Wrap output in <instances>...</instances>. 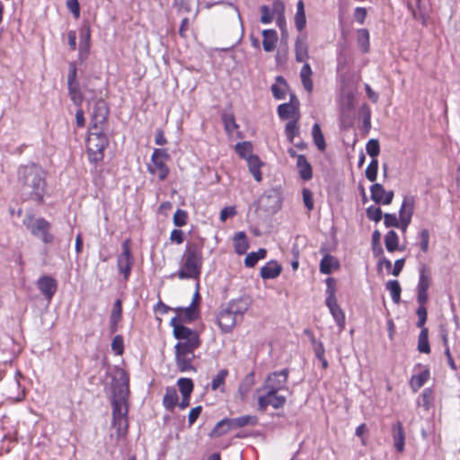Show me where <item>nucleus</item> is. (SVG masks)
Returning a JSON list of instances; mask_svg holds the SVG:
<instances>
[{
  "instance_id": "9",
  "label": "nucleus",
  "mask_w": 460,
  "mask_h": 460,
  "mask_svg": "<svg viewBox=\"0 0 460 460\" xmlns=\"http://www.w3.org/2000/svg\"><path fill=\"white\" fill-rule=\"evenodd\" d=\"M326 306L339 326L340 330H343L346 324V317L343 310L339 305L336 298V281L333 278L326 279Z\"/></svg>"
},
{
  "instance_id": "63",
  "label": "nucleus",
  "mask_w": 460,
  "mask_h": 460,
  "mask_svg": "<svg viewBox=\"0 0 460 460\" xmlns=\"http://www.w3.org/2000/svg\"><path fill=\"white\" fill-rule=\"evenodd\" d=\"M77 68L75 62L68 64L67 85L79 83L77 81Z\"/></svg>"
},
{
  "instance_id": "44",
  "label": "nucleus",
  "mask_w": 460,
  "mask_h": 460,
  "mask_svg": "<svg viewBox=\"0 0 460 460\" xmlns=\"http://www.w3.org/2000/svg\"><path fill=\"white\" fill-rule=\"evenodd\" d=\"M407 6L414 19L424 18L422 0H407Z\"/></svg>"
},
{
  "instance_id": "12",
  "label": "nucleus",
  "mask_w": 460,
  "mask_h": 460,
  "mask_svg": "<svg viewBox=\"0 0 460 460\" xmlns=\"http://www.w3.org/2000/svg\"><path fill=\"white\" fill-rule=\"evenodd\" d=\"M431 270L426 264H421L419 269V281L417 285V301L419 304H426L429 300L428 290L431 286Z\"/></svg>"
},
{
  "instance_id": "15",
  "label": "nucleus",
  "mask_w": 460,
  "mask_h": 460,
  "mask_svg": "<svg viewBox=\"0 0 460 460\" xmlns=\"http://www.w3.org/2000/svg\"><path fill=\"white\" fill-rule=\"evenodd\" d=\"M299 101L295 95H291L290 102L279 104L277 111L280 119L283 120H300L301 114L299 111Z\"/></svg>"
},
{
  "instance_id": "24",
  "label": "nucleus",
  "mask_w": 460,
  "mask_h": 460,
  "mask_svg": "<svg viewBox=\"0 0 460 460\" xmlns=\"http://www.w3.org/2000/svg\"><path fill=\"white\" fill-rule=\"evenodd\" d=\"M282 267L276 261H270L261 268L260 275L263 279H273L281 273Z\"/></svg>"
},
{
  "instance_id": "7",
  "label": "nucleus",
  "mask_w": 460,
  "mask_h": 460,
  "mask_svg": "<svg viewBox=\"0 0 460 460\" xmlns=\"http://www.w3.org/2000/svg\"><path fill=\"white\" fill-rule=\"evenodd\" d=\"M118 374L120 384L114 386V398L112 400V418L128 416V375L123 369H119Z\"/></svg>"
},
{
  "instance_id": "42",
  "label": "nucleus",
  "mask_w": 460,
  "mask_h": 460,
  "mask_svg": "<svg viewBox=\"0 0 460 460\" xmlns=\"http://www.w3.org/2000/svg\"><path fill=\"white\" fill-rule=\"evenodd\" d=\"M385 245L389 252H394L399 249V236L395 231L390 230L386 233Z\"/></svg>"
},
{
  "instance_id": "11",
  "label": "nucleus",
  "mask_w": 460,
  "mask_h": 460,
  "mask_svg": "<svg viewBox=\"0 0 460 460\" xmlns=\"http://www.w3.org/2000/svg\"><path fill=\"white\" fill-rule=\"evenodd\" d=\"M131 244L132 243L130 239L124 240L121 244L122 251L117 258L118 270L119 273L123 275L125 281L128 280L134 265V257L131 251Z\"/></svg>"
},
{
  "instance_id": "59",
  "label": "nucleus",
  "mask_w": 460,
  "mask_h": 460,
  "mask_svg": "<svg viewBox=\"0 0 460 460\" xmlns=\"http://www.w3.org/2000/svg\"><path fill=\"white\" fill-rule=\"evenodd\" d=\"M111 349L113 352L121 356L124 353V340L121 335H116L111 341Z\"/></svg>"
},
{
  "instance_id": "13",
  "label": "nucleus",
  "mask_w": 460,
  "mask_h": 460,
  "mask_svg": "<svg viewBox=\"0 0 460 460\" xmlns=\"http://www.w3.org/2000/svg\"><path fill=\"white\" fill-rule=\"evenodd\" d=\"M109 113L110 109L107 103L102 100H98L93 107L89 129L104 131L108 122Z\"/></svg>"
},
{
  "instance_id": "38",
  "label": "nucleus",
  "mask_w": 460,
  "mask_h": 460,
  "mask_svg": "<svg viewBox=\"0 0 460 460\" xmlns=\"http://www.w3.org/2000/svg\"><path fill=\"white\" fill-rule=\"evenodd\" d=\"M230 421V418H225L218 421L212 429L210 436L218 438L234 429Z\"/></svg>"
},
{
  "instance_id": "50",
  "label": "nucleus",
  "mask_w": 460,
  "mask_h": 460,
  "mask_svg": "<svg viewBox=\"0 0 460 460\" xmlns=\"http://www.w3.org/2000/svg\"><path fill=\"white\" fill-rule=\"evenodd\" d=\"M234 150L241 158L247 160L248 155H252V145L248 141L240 142L235 145Z\"/></svg>"
},
{
  "instance_id": "28",
  "label": "nucleus",
  "mask_w": 460,
  "mask_h": 460,
  "mask_svg": "<svg viewBox=\"0 0 460 460\" xmlns=\"http://www.w3.org/2000/svg\"><path fill=\"white\" fill-rule=\"evenodd\" d=\"M339 268V260L331 254H325L320 261L319 270L323 274H330L332 270H336Z\"/></svg>"
},
{
  "instance_id": "56",
  "label": "nucleus",
  "mask_w": 460,
  "mask_h": 460,
  "mask_svg": "<svg viewBox=\"0 0 460 460\" xmlns=\"http://www.w3.org/2000/svg\"><path fill=\"white\" fill-rule=\"evenodd\" d=\"M419 305H420V306L416 311V314L418 316V322H417L416 325H417V327L420 328V330H422V328H426L425 323L427 322L428 313H427V309L425 306L426 304H419Z\"/></svg>"
},
{
  "instance_id": "62",
  "label": "nucleus",
  "mask_w": 460,
  "mask_h": 460,
  "mask_svg": "<svg viewBox=\"0 0 460 460\" xmlns=\"http://www.w3.org/2000/svg\"><path fill=\"white\" fill-rule=\"evenodd\" d=\"M361 111L363 113V128L368 132L371 128V111L367 104L361 106Z\"/></svg>"
},
{
  "instance_id": "54",
  "label": "nucleus",
  "mask_w": 460,
  "mask_h": 460,
  "mask_svg": "<svg viewBox=\"0 0 460 460\" xmlns=\"http://www.w3.org/2000/svg\"><path fill=\"white\" fill-rule=\"evenodd\" d=\"M378 172V160L372 159L366 169V177L370 181H375L377 177Z\"/></svg>"
},
{
  "instance_id": "20",
  "label": "nucleus",
  "mask_w": 460,
  "mask_h": 460,
  "mask_svg": "<svg viewBox=\"0 0 460 460\" xmlns=\"http://www.w3.org/2000/svg\"><path fill=\"white\" fill-rule=\"evenodd\" d=\"M371 199L376 204L390 205L394 199L393 190H385L380 183H374L370 187Z\"/></svg>"
},
{
  "instance_id": "2",
  "label": "nucleus",
  "mask_w": 460,
  "mask_h": 460,
  "mask_svg": "<svg viewBox=\"0 0 460 460\" xmlns=\"http://www.w3.org/2000/svg\"><path fill=\"white\" fill-rule=\"evenodd\" d=\"M19 181L29 193L30 199L37 202L43 200L46 190L45 172L35 164L22 166L19 171Z\"/></svg>"
},
{
  "instance_id": "41",
  "label": "nucleus",
  "mask_w": 460,
  "mask_h": 460,
  "mask_svg": "<svg viewBox=\"0 0 460 460\" xmlns=\"http://www.w3.org/2000/svg\"><path fill=\"white\" fill-rule=\"evenodd\" d=\"M267 251L264 248H260L258 252H250L244 259V265L247 268H253L260 260L265 259Z\"/></svg>"
},
{
  "instance_id": "16",
  "label": "nucleus",
  "mask_w": 460,
  "mask_h": 460,
  "mask_svg": "<svg viewBox=\"0 0 460 460\" xmlns=\"http://www.w3.org/2000/svg\"><path fill=\"white\" fill-rule=\"evenodd\" d=\"M175 349V364L180 372H196L197 369L193 366L195 359V350L174 348Z\"/></svg>"
},
{
  "instance_id": "58",
  "label": "nucleus",
  "mask_w": 460,
  "mask_h": 460,
  "mask_svg": "<svg viewBox=\"0 0 460 460\" xmlns=\"http://www.w3.org/2000/svg\"><path fill=\"white\" fill-rule=\"evenodd\" d=\"M367 153L372 157V159H377V155L380 153V146L377 139H370L366 146Z\"/></svg>"
},
{
  "instance_id": "52",
  "label": "nucleus",
  "mask_w": 460,
  "mask_h": 460,
  "mask_svg": "<svg viewBox=\"0 0 460 460\" xmlns=\"http://www.w3.org/2000/svg\"><path fill=\"white\" fill-rule=\"evenodd\" d=\"M358 42L360 45L362 52L369 50V32L367 29H360L358 31Z\"/></svg>"
},
{
  "instance_id": "8",
  "label": "nucleus",
  "mask_w": 460,
  "mask_h": 460,
  "mask_svg": "<svg viewBox=\"0 0 460 460\" xmlns=\"http://www.w3.org/2000/svg\"><path fill=\"white\" fill-rule=\"evenodd\" d=\"M22 224L33 236L39 238L44 244L54 243L55 235L51 232V224L44 217H35L32 214H27Z\"/></svg>"
},
{
  "instance_id": "25",
  "label": "nucleus",
  "mask_w": 460,
  "mask_h": 460,
  "mask_svg": "<svg viewBox=\"0 0 460 460\" xmlns=\"http://www.w3.org/2000/svg\"><path fill=\"white\" fill-rule=\"evenodd\" d=\"M246 161L248 164L250 172L252 174L254 180L260 182L262 179L261 168L263 166V163L256 155H248Z\"/></svg>"
},
{
  "instance_id": "61",
  "label": "nucleus",
  "mask_w": 460,
  "mask_h": 460,
  "mask_svg": "<svg viewBox=\"0 0 460 460\" xmlns=\"http://www.w3.org/2000/svg\"><path fill=\"white\" fill-rule=\"evenodd\" d=\"M273 19V12L267 5L261 6V22L263 24H269L272 22Z\"/></svg>"
},
{
  "instance_id": "6",
  "label": "nucleus",
  "mask_w": 460,
  "mask_h": 460,
  "mask_svg": "<svg viewBox=\"0 0 460 460\" xmlns=\"http://www.w3.org/2000/svg\"><path fill=\"white\" fill-rule=\"evenodd\" d=\"M85 145L88 161L93 164L102 162L109 146V139L104 131L89 129Z\"/></svg>"
},
{
  "instance_id": "14",
  "label": "nucleus",
  "mask_w": 460,
  "mask_h": 460,
  "mask_svg": "<svg viewBox=\"0 0 460 460\" xmlns=\"http://www.w3.org/2000/svg\"><path fill=\"white\" fill-rule=\"evenodd\" d=\"M289 371L284 368L280 371H275L267 376L263 388L266 391L279 392L286 389Z\"/></svg>"
},
{
  "instance_id": "23",
  "label": "nucleus",
  "mask_w": 460,
  "mask_h": 460,
  "mask_svg": "<svg viewBox=\"0 0 460 460\" xmlns=\"http://www.w3.org/2000/svg\"><path fill=\"white\" fill-rule=\"evenodd\" d=\"M177 316L174 318L179 319V323L182 322H193L199 317V309L190 305L188 307H178L175 309Z\"/></svg>"
},
{
  "instance_id": "33",
  "label": "nucleus",
  "mask_w": 460,
  "mask_h": 460,
  "mask_svg": "<svg viewBox=\"0 0 460 460\" xmlns=\"http://www.w3.org/2000/svg\"><path fill=\"white\" fill-rule=\"evenodd\" d=\"M294 23L296 29L301 32L306 26V16L305 4L303 0L296 3V11L294 16Z\"/></svg>"
},
{
  "instance_id": "27",
  "label": "nucleus",
  "mask_w": 460,
  "mask_h": 460,
  "mask_svg": "<svg viewBox=\"0 0 460 460\" xmlns=\"http://www.w3.org/2000/svg\"><path fill=\"white\" fill-rule=\"evenodd\" d=\"M229 376V371L226 368L220 369L215 375L210 383V389L212 391L226 392V380Z\"/></svg>"
},
{
  "instance_id": "1",
  "label": "nucleus",
  "mask_w": 460,
  "mask_h": 460,
  "mask_svg": "<svg viewBox=\"0 0 460 460\" xmlns=\"http://www.w3.org/2000/svg\"><path fill=\"white\" fill-rule=\"evenodd\" d=\"M203 248V241L188 242L181 257V266L174 275L180 279L199 281L204 262Z\"/></svg>"
},
{
  "instance_id": "55",
  "label": "nucleus",
  "mask_w": 460,
  "mask_h": 460,
  "mask_svg": "<svg viewBox=\"0 0 460 460\" xmlns=\"http://www.w3.org/2000/svg\"><path fill=\"white\" fill-rule=\"evenodd\" d=\"M187 223L188 213L183 209L178 208L173 215V224L178 227H181L186 226Z\"/></svg>"
},
{
  "instance_id": "53",
  "label": "nucleus",
  "mask_w": 460,
  "mask_h": 460,
  "mask_svg": "<svg viewBox=\"0 0 460 460\" xmlns=\"http://www.w3.org/2000/svg\"><path fill=\"white\" fill-rule=\"evenodd\" d=\"M112 425L115 429H117L119 435H123L128 430V417H115L112 418Z\"/></svg>"
},
{
  "instance_id": "45",
  "label": "nucleus",
  "mask_w": 460,
  "mask_h": 460,
  "mask_svg": "<svg viewBox=\"0 0 460 460\" xmlns=\"http://www.w3.org/2000/svg\"><path fill=\"white\" fill-rule=\"evenodd\" d=\"M386 289L389 290L392 300L394 304H399L401 301L402 288L398 280H389L386 283Z\"/></svg>"
},
{
  "instance_id": "43",
  "label": "nucleus",
  "mask_w": 460,
  "mask_h": 460,
  "mask_svg": "<svg viewBox=\"0 0 460 460\" xmlns=\"http://www.w3.org/2000/svg\"><path fill=\"white\" fill-rule=\"evenodd\" d=\"M418 350L420 353H425V354L430 353L428 328H422V330H420V332L418 337Z\"/></svg>"
},
{
  "instance_id": "46",
  "label": "nucleus",
  "mask_w": 460,
  "mask_h": 460,
  "mask_svg": "<svg viewBox=\"0 0 460 460\" xmlns=\"http://www.w3.org/2000/svg\"><path fill=\"white\" fill-rule=\"evenodd\" d=\"M300 133L299 120L288 121L285 126V134L290 143L294 142V138Z\"/></svg>"
},
{
  "instance_id": "3",
  "label": "nucleus",
  "mask_w": 460,
  "mask_h": 460,
  "mask_svg": "<svg viewBox=\"0 0 460 460\" xmlns=\"http://www.w3.org/2000/svg\"><path fill=\"white\" fill-rule=\"evenodd\" d=\"M294 51L296 61L297 63L304 64L299 73L303 87L308 93H311L314 89V83L312 80L313 70L308 63V59L310 58L309 46L305 34L300 35L296 39Z\"/></svg>"
},
{
  "instance_id": "26",
  "label": "nucleus",
  "mask_w": 460,
  "mask_h": 460,
  "mask_svg": "<svg viewBox=\"0 0 460 460\" xmlns=\"http://www.w3.org/2000/svg\"><path fill=\"white\" fill-rule=\"evenodd\" d=\"M430 377V372L428 367H424V369L420 373L416 375H412L409 385L411 390L416 393L420 387H422L425 383L429 379Z\"/></svg>"
},
{
  "instance_id": "31",
  "label": "nucleus",
  "mask_w": 460,
  "mask_h": 460,
  "mask_svg": "<svg viewBox=\"0 0 460 460\" xmlns=\"http://www.w3.org/2000/svg\"><path fill=\"white\" fill-rule=\"evenodd\" d=\"M233 242L234 252L239 255L245 254L250 247L248 238L245 233L242 231L234 235Z\"/></svg>"
},
{
  "instance_id": "57",
  "label": "nucleus",
  "mask_w": 460,
  "mask_h": 460,
  "mask_svg": "<svg viewBox=\"0 0 460 460\" xmlns=\"http://www.w3.org/2000/svg\"><path fill=\"white\" fill-rule=\"evenodd\" d=\"M367 217L369 220L376 223L379 222L383 217L382 209L379 207L370 206L366 210Z\"/></svg>"
},
{
  "instance_id": "35",
  "label": "nucleus",
  "mask_w": 460,
  "mask_h": 460,
  "mask_svg": "<svg viewBox=\"0 0 460 460\" xmlns=\"http://www.w3.org/2000/svg\"><path fill=\"white\" fill-rule=\"evenodd\" d=\"M229 311L236 317H242L249 308V303L245 299L232 300L226 305Z\"/></svg>"
},
{
  "instance_id": "32",
  "label": "nucleus",
  "mask_w": 460,
  "mask_h": 460,
  "mask_svg": "<svg viewBox=\"0 0 460 460\" xmlns=\"http://www.w3.org/2000/svg\"><path fill=\"white\" fill-rule=\"evenodd\" d=\"M262 47L266 52H271L276 49L278 34L275 30L269 29L262 31Z\"/></svg>"
},
{
  "instance_id": "22",
  "label": "nucleus",
  "mask_w": 460,
  "mask_h": 460,
  "mask_svg": "<svg viewBox=\"0 0 460 460\" xmlns=\"http://www.w3.org/2000/svg\"><path fill=\"white\" fill-rule=\"evenodd\" d=\"M391 433L395 450L398 453H402L405 446V431L402 421H397L392 425Z\"/></svg>"
},
{
  "instance_id": "37",
  "label": "nucleus",
  "mask_w": 460,
  "mask_h": 460,
  "mask_svg": "<svg viewBox=\"0 0 460 460\" xmlns=\"http://www.w3.org/2000/svg\"><path fill=\"white\" fill-rule=\"evenodd\" d=\"M230 423L234 429L246 426H255L258 423V417L255 415H243L237 418H230Z\"/></svg>"
},
{
  "instance_id": "4",
  "label": "nucleus",
  "mask_w": 460,
  "mask_h": 460,
  "mask_svg": "<svg viewBox=\"0 0 460 460\" xmlns=\"http://www.w3.org/2000/svg\"><path fill=\"white\" fill-rule=\"evenodd\" d=\"M415 202L414 196H405L399 209V218H397L395 214L386 213L384 215L385 226L386 227H397L401 229L402 233H405L411 222Z\"/></svg>"
},
{
  "instance_id": "10",
  "label": "nucleus",
  "mask_w": 460,
  "mask_h": 460,
  "mask_svg": "<svg viewBox=\"0 0 460 460\" xmlns=\"http://www.w3.org/2000/svg\"><path fill=\"white\" fill-rule=\"evenodd\" d=\"M170 155L164 148H155L151 156V163L147 166L150 174L156 175L159 181H164L169 175L167 162Z\"/></svg>"
},
{
  "instance_id": "18",
  "label": "nucleus",
  "mask_w": 460,
  "mask_h": 460,
  "mask_svg": "<svg viewBox=\"0 0 460 460\" xmlns=\"http://www.w3.org/2000/svg\"><path fill=\"white\" fill-rule=\"evenodd\" d=\"M37 288L44 298L49 302L58 290V281L49 275H44L37 280Z\"/></svg>"
},
{
  "instance_id": "39",
  "label": "nucleus",
  "mask_w": 460,
  "mask_h": 460,
  "mask_svg": "<svg viewBox=\"0 0 460 460\" xmlns=\"http://www.w3.org/2000/svg\"><path fill=\"white\" fill-rule=\"evenodd\" d=\"M312 137L314 145L319 151L323 152L326 149V143L322 132L321 127L318 123H314L312 128Z\"/></svg>"
},
{
  "instance_id": "30",
  "label": "nucleus",
  "mask_w": 460,
  "mask_h": 460,
  "mask_svg": "<svg viewBox=\"0 0 460 460\" xmlns=\"http://www.w3.org/2000/svg\"><path fill=\"white\" fill-rule=\"evenodd\" d=\"M296 167L301 179H303L304 181H309L312 179V166L307 161L305 155H300L297 156Z\"/></svg>"
},
{
  "instance_id": "29",
  "label": "nucleus",
  "mask_w": 460,
  "mask_h": 460,
  "mask_svg": "<svg viewBox=\"0 0 460 460\" xmlns=\"http://www.w3.org/2000/svg\"><path fill=\"white\" fill-rule=\"evenodd\" d=\"M179 402L178 394L176 388L173 386H168L165 389V394L163 398V405L164 407L172 411L177 406Z\"/></svg>"
},
{
  "instance_id": "40",
  "label": "nucleus",
  "mask_w": 460,
  "mask_h": 460,
  "mask_svg": "<svg viewBox=\"0 0 460 460\" xmlns=\"http://www.w3.org/2000/svg\"><path fill=\"white\" fill-rule=\"evenodd\" d=\"M288 84L282 76L277 77V83L271 86V92L275 99L282 100L286 97Z\"/></svg>"
},
{
  "instance_id": "48",
  "label": "nucleus",
  "mask_w": 460,
  "mask_h": 460,
  "mask_svg": "<svg viewBox=\"0 0 460 460\" xmlns=\"http://www.w3.org/2000/svg\"><path fill=\"white\" fill-rule=\"evenodd\" d=\"M254 385V374L251 373L247 375L242 384L239 386L238 392L241 394V398L244 399L246 394L251 391Z\"/></svg>"
},
{
  "instance_id": "47",
  "label": "nucleus",
  "mask_w": 460,
  "mask_h": 460,
  "mask_svg": "<svg viewBox=\"0 0 460 460\" xmlns=\"http://www.w3.org/2000/svg\"><path fill=\"white\" fill-rule=\"evenodd\" d=\"M177 385L181 395H191L194 389V384L190 378L181 377L178 379Z\"/></svg>"
},
{
  "instance_id": "51",
  "label": "nucleus",
  "mask_w": 460,
  "mask_h": 460,
  "mask_svg": "<svg viewBox=\"0 0 460 460\" xmlns=\"http://www.w3.org/2000/svg\"><path fill=\"white\" fill-rule=\"evenodd\" d=\"M67 86H68L69 96H70L71 100L73 101V102L77 106H81L84 98H83V94L80 91L79 83L74 84H69Z\"/></svg>"
},
{
  "instance_id": "36",
  "label": "nucleus",
  "mask_w": 460,
  "mask_h": 460,
  "mask_svg": "<svg viewBox=\"0 0 460 460\" xmlns=\"http://www.w3.org/2000/svg\"><path fill=\"white\" fill-rule=\"evenodd\" d=\"M122 317V301L117 299L114 302L113 308L110 316L111 332H115L118 330V324Z\"/></svg>"
},
{
  "instance_id": "49",
  "label": "nucleus",
  "mask_w": 460,
  "mask_h": 460,
  "mask_svg": "<svg viewBox=\"0 0 460 460\" xmlns=\"http://www.w3.org/2000/svg\"><path fill=\"white\" fill-rule=\"evenodd\" d=\"M254 385V374L251 373L247 375L242 384L239 386L238 392L241 394V398L244 399L246 394L251 391Z\"/></svg>"
},
{
  "instance_id": "64",
  "label": "nucleus",
  "mask_w": 460,
  "mask_h": 460,
  "mask_svg": "<svg viewBox=\"0 0 460 460\" xmlns=\"http://www.w3.org/2000/svg\"><path fill=\"white\" fill-rule=\"evenodd\" d=\"M302 194L305 206L309 211H311L314 208V199L312 192L308 189H304Z\"/></svg>"
},
{
  "instance_id": "5",
  "label": "nucleus",
  "mask_w": 460,
  "mask_h": 460,
  "mask_svg": "<svg viewBox=\"0 0 460 460\" xmlns=\"http://www.w3.org/2000/svg\"><path fill=\"white\" fill-rule=\"evenodd\" d=\"M170 325L172 327L174 338L178 340L174 348L196 350L200 347L201 339L196 330H192L179 323L177 318H172Z\"/></svg>"
},
{
  "instance_id": "34",
  "label": "nucleus",
  "mask_w": 460,
  "mask_h": 460,
  "mask_svg": "<svg viewBox=\"0 0 460 460\" xmlns=\"http://www.w3.org/2000/svg\"><path fill=\"white\" fill-rule=\"evenodd\" d=\"M225 131L227 135H232L234 131L238 129L239 125L236 123L234 114L232 111H224L221 115Z\"/></svg>"
},
{
  "instance_id": "60",
  "label": "nucleus",
  "mask_w": 460,
  "mask_h": 460,
  "mask_svg": "<svg viewBox=\"0 0 460 460\" xmlns=\"http://www.w3.org/2000/svg\"><path fill=\"white\" fill-rule=\"evenodd\" d=\"M420 237V246L421 251L426 253L429 251V232L428 229H422L419 234Z\"/></svg>"
},
{
  "instance_id": "19",
  "label": "nucleus",
  "mask_w": 460,
  "mask_h": 460,
  "mask_svg": "<svg viewBox=\"0 0 460 460\" xmlns=\"http://www.w3.org/2000/svg\"><path fill=\"white\" fill-rule=\"evenodd\" d=\"M341 111V127L344 129L352 127L353 125V111L354 102L353 97L347 96L340 106Z\"/></svg>"
},
{
  "instance_id": "17",
  "label": "nucleus",
  "mask_w": 460,
  "mask_h": 460,
  "mask_svg": "<svg viewBox=\"0 0 460 460\" xmlns=\"http://www.w3.org/2000/svg\"><path fill=\"white\" fill-rule=\"evenodd\" d=\"M279 392L267 391L264 395H261L258 398V410L260 411H265L268 406H271L274 409H281L286 404L287 399L284 395L278 394Z\"/></svg>"
},
{
  "instance_id": "21",
  "label": "nucleus",
  "mask_w": 460,
  "mask_h": 460,
  "mask_svg": "<svg viewBox=\"0 0 460 460\" xmlns=\"http://www.w3.org/2000/svg\"><path fill=\"white\" fill-rule=\"evenodd\" d=\"M217 324L223 333H229L233 331L237 323V318L228 310L222 308L217 317Z\"/></svg>"
}]
</instances>
